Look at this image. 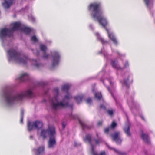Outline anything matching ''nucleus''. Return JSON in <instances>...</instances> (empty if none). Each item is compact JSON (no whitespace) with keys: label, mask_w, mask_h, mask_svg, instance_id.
Here are the masks:
<instances>
[{"label":"nucleus","mask_w":155,"mask_h":155,"mask_svg":"<svg viewBox=\"0 0 155 155\" xmlns=\"http://www.w3.org/2000/svg\"><path fill=\"white\" fill-rule=\"evenodd\" d=\"M87 8L91 12L92 17L97 19L99 23L106 30L107 28L106 26L108 24V21L106 18L102 15L103 11L101 3L98 2L91 3Z\"/></svg>","instance_id":"nucleus-1"},{"label":"nucleus","mask_w":155,"mask_h":155,"mask_svg":"<svg viewBox=\"0 0 155 155\" xmlns=\"http://www.w3.org/2000/svg\"><path fill=\"white\" fill-rule=\"evenodd\" d=\"M33 94L30 90H28L25 92L16 94L15 96H12L11 93L7 92L4 94V97L7 103L9 105L13 104L15 101L22 100L25 97H32Z\"/></svg>","instance_id":"nucleus-2"},{"label":"nucleus","mask_w":155,"mask_h":155,"mask_svg":"<svg viewBox=\"0 0 155 155\" xmlns=\"http://www.w3.org/2000/svg\"><path fill=\"white\" fill-rule=\"evenodd\" d=\"M10 59H12L18 63L25 64L28 60V58L18 52L14 49H11L7 51Z\"/></svg>","instance_id":"nucleus-3"},{"label":"nucleus","mask_w":155,"mask_h":155,"mask_svg":"<svg viewBox=\"0 0 155 155\" xmlns=\"http://www.w3.org/2000/svg\"><path fill=\"white\" fill-rule=\"evenodd\" d=\"M72 98L71 96L68 94L66 95L62 101L58 102L57 97H55L52 100V106L54 109H56L58 107L66 108L69 107L70 105L68 102H65V100H69Z\"/></svg>","instance_id":"nucleus-4"},{"label":"nucleus","mask_w":155,"mask_h":155,"mask_svg":"<svg viewBox=\"0 0 155 155\" xmlns=\"http://www.w3.org/2000/svg\"><path fill=\"white\" fill-rule=\"evenodd\" d=\"M48 132L49 136L48 147L49 148H53L56 144L55 138V130L54 127H49Z\"/></svg>","instance_id":"nucleus-5"},{"label":"nucleus","mask_w":155,"mask_h":155,"mask_svg":"<svg viewBox=\"0 0 155 155\" xmlns=\"http://www.w3.org/2000/svg\"><path fill=\"white\" fill-rule=\"evenodd\" d=\"M12 35V32L10 28H4L0 30V38L1 39H3L6 36L11 37Z\"/></svg>","instance_id":"nucleus-6"},{"label":"nucleus","mask_w":155,"mask_h":155,"mask_svg":"<svg viewBox=\"0 0 155 155\" xmlns=\"http://www.w3.org/2000/svg\"><path fill=\"white\" fill-rule=\"evenodd\" d=\"M91 139V135L87 134L86 135L85 137L84 138V140L85 142L88 143L90 144L91 147L92 153L93 155H97V153L94 152V147L92 143Z\"/></svg>","instance_id":"nucleus-7"},{"label":"nucleus","mask_w":155,"mask_h":155,"mask_svg":"<svg viewBox=\"0 0 155 155\" xmlns=\"http://www.w3.org/2000/svg\"><path fill=\"white\" fill-rule=\"evenodd\" d=\"M111 136L113 140L117 144L120 143L122 140L120 138V133L119 132H115L111 134Z\"/></svg>","instance_id":"nucleus-8"},{"label":"nucleus","mask_w":155,"mask_h":155,"mask_svg":"<svg viewBox=\"0 0 155 155\" xmlns=\"http://www.w3.org/2000/svg\"><path fill=\"white\" fill-rule=\"evenodd\" d=\"M11 25L12 27L10 29L13 33V31L19 30L20 29H21V28H22V25L20 22H15L11 24Z\"/></svg>","instance_id":"nucleus-9"},{"label":"nucleus","mask_w":155,"mask_h":155,"mask_svg":"<svg viewBox=\"0 0 155 155\" xmlns=\"http://www.w3.org/2000/svg\"><path fill=\"white\" fill-rule=\"evenodd\" d=\"M53 58L52 66L53 67H54L58 64L60 58L59 54L57 52H55V55L53 56Z\"/></svg>","instance_id":"nucleus-10"},{"label":"nucleus","mask_w":155,"mask_h":155,"mask_svg":"<svg viewBox=\"0 0 155 155\" xmlns=\"http://www.w3.org/2000/svg\"><path fill=\"white\" fill-rule=\"evenodd\" d=\"M33 151L36 155L43 154L44 153L45 147L43 146H40L37 149H34Z\"/></svg>","instance_id":"nucleus-11"},{"label":"nucleus","mask_w":155,"mask_h":155,"mask_svg":"<svg viewBox=\"0 0 155 155\" xmlns=\"http://www.w3.org/2000/svg\"><path fill=\"white\" fill-rule=\"evenodd\" d=\"M106 31L108 34L109 38L112 40L115 44L117 45V41L113 34V33H109V31L107 29H106Z\"/></svg>","instance_id":"nucleus-12"},{"label":"nucleus","mask_w":155,"mask_h":155,"mask_svg":"<svg viewBox=\"0 0 155 155\" xmlns=\"http://www.w3.org/2000/svg\"><path fill=\"white\" fill-rule=\"evenodd\" d=\"M28 78L29 76L27 73H23L21 74L18 79L21 82L28 80Z\"/></svg>","instance_id":"nucleus-13"},{"label":"nucleus","mask_w":155,"mask_h":155,"mask_svg":"<svg viewBox=\"0 0 155 155\" xmlns=\"http://www.w3.org/2000/svg\"><path fill=\"white\" fill-rule=\"evenodd\" d=\"M54 127V126H49L47 130L45 129H42L41 132V136L44 139H45L47 137V134H48V130L49 127Z\"/></svg>","instance_id":"nucleus-14"},{"label":"nucleus","mask_w":155,"mask_h":155,"mask_svg":"<svg viewBox=\"0 0 155 155\" xmlns=\"http://www.w3.org/2000/svg\"><path fill=\"white\" fill-rule=\"evenodd\" d=\"M33 125L35 128L39 129L42 127L43 124L41 121L37 120L33 122Z\"/></svg>","instance_id":"nucleus-15"},{"label":"nucleus","mask_w":155,"mask_h":155,"mask_svg":"<svg viewBox=\"0 0 155 155\" xmlns=\"http://www.w3.org/2000/svg\"><path fill=\"white\" fill-rule=\"evenodd\" d=\"M141 137L145 143H150V139L149 138V136L147 134L142 132L141 135Z\"/></svg>","instance_id":"nucleus-16"},{"label":"nucleus","mask_w":155,"mask_h":155,"mask_svg":"<svg viewBox=\"0 0 155 155\" xmlns=\"http://www.w3.org/2000/svg\"><path fill=\"white\" fill-rule=\"evenodd\" d=\"M118 63L117 61L116 60L112 61L111 62L112 66L114 68L117 69L122 70V68L118 65Z\"/></svg>","instance_id":"nucleus-17"},{"label":"nucleus","mask_w":155,"mask_h":155,"mask_svg":"<svg viewBox=\"0 0 155 155\" xmlns=\"http://www.w3.org/2000/svg\"><path fill=\"white\" fill-rule=\"evenodd\" d=\"M14 0L5 1L3 3V5L5 8H8L12 5Z\"/></svg>","instance_id":"nucleus-18"},{"label":"nucleus","mask_w":155,"mask_h":155,"mask_svg":"<svg viewBox=\"0 0 155 155\" xmlns=\"http://www.w3.org/2000/svg\"><path fill=\"white\" fill-rule=\"evenodd\" d=\"M123 130L126 135L130 137L131 135V134L130 131V126L129 125H126L123 128Z\"/></svg>","instance_id":"nucleus-19"},{"label":"nucleus","mask_w":155,"mask_h":155,"mask_svg":"<svg viewBox=\"0 0 155 155\" xmlns=\"http://www.w3.org/2000/svg\"><path fill=\"white\" fill-rule=\"evenodd\" d=\"M21 30L26 34H29L32 31V29L27 27H23L21 28Z\"/></svg>","instance_id":"nucleus-20"},{"label":"nucleus","mask_w":155,"mask_h":155,"mask_svg":"<svg viewBox=\"0 0 155 155\" xmlns=\"http://www.w3.org/2000/svg\"><path fill=\"white\" fill-rule=\"evenodd\" d=\"M84 97V96L82 94L78 95L74 97V99L76 101L78 104L80 103L82 101Z\"/></svg>","instance_id":"nucleus-21"},{"label":"nucleus","mask_w":155,"mask_h":155,"mask_svg":"<svg viewBox=\"0 0 155 155\" xmlns=\"http://www.w3.org/2000/svg\"><path fill=\"white\" fill-rule=\"evenodd\" d=\"M96 35L97 36L98 39L101 43L103 45L108 43L107 41L105 40L104 38L101 37L98 33H96Z\"/></svg>","instance_id":"nucleus-22"},{"label":"nucleus","mask_w":155,"mask_h":155,"mask_svg":"<svg viewBox=\"0 0 155 155\" xmlns=\"http://www.w3.org/2000/svg\"><path fill=\"white\" fill-rule=\"evenodd\" d=\"M69 88L70 86L68 85H64L62 86L61 88V90L63 91L67 92L68 91Z\"/></svg>","instance_id":"nucleus-23"},{"label":"nucleus","mask_w":155,"mask_h":155,"mask_svg":"<svg viewBox=\"0 0 155 155\" xmlns=\"http://www.w3.org/2000/svg\"><path fill=\"white\" fill-rule=\"evenodd\" d=\"M34 128H35L33 125V122L31 124L30 122H28V131H31Z\"/></svg>","instance_id":"nucleus-24"},{"label":"nucleus","mask_w":155,"mask_h":155,"mask_svg":"<svg viewBox=\"0 0 155 155\" xmlns=\"http://www.w3.org/2000/svg\"><path fill=\"white\" fill-rule=\"evenodd\" d=\"M94 140L95 142V144L99 145L100 143L102 142L103 140L101 138H98L97 139H94Z\"/></svg>","instance_id":"nucleus-25"},{"label":"nucleus","mask_w":155,"mask_h":155,"mask_svg":"<svg viewBox=\"0 0 155 155\" xmlns=\"http://www.w3.org/2000/svg\"><path fill=\"white\" fill-rule=\"evenodd\" d=\"M40 49L41 51H43L44 53H45L46 51L47 47L45 45H41L40 46Z\"/></svg>","instance_id":"nucleus-26"},{"label":"nucleus","mask_w":155,"mask_h":155,"mask_svg":"<svg viewBox=\"0 0 155 155\" xmlns=\"http://www.w3.org/2000/svg\"><path fill=\"white\" fill-rule=\"evenodd\" d=\"M79 122L81 125V126L83 130H84L85 128L87 127V126L81 120H79Z\"/></svg>","instance_id":"nucleus-27"},{"label":"nucleus","mask_w":155,"mask_h":155,"mask_svg":"<svg viewBox=\"0 0 155 155\" xmlns=\"http://www.w3.org/2000/svg\"><path fill=\"white\" fill-rule=\"evenodd\" d=\"M95 97L99 100H101L102 97L101 94L99 93H96L95 94Z\"/></svg>","instance_id":"nucleus-28"},{"label":"nucleus","mask_w":155,"mask_h":155,"mask_svg":"<svg viewBox=\"0 0 155 155\" xmlns=\"http://www.w3.org/2000/svg\"><path fill=\"white\" fill-rule=\"evenodd\" d=\"M129 80V79L128 78L127 80H124L123 82V84L126 86L127 88L129 87V85L128 84Z\"/></svg>","instance_id":"nucleus-29"},{"label":"nucleus","mask_w":155,"mask_h":155,"mask_svg":"<svg viewBox=\"0 0 155 155\" xmlns=\"http://www.w3.org/2000/svg\"><path fill=\"white\" fill-rule=\"evenodd\" d=\"M107 111L108 114V115L110 116H112L113 114V110H107Z\"/></svg>","instance_id":"nucleus-30"},{"label":"nucleus","mask_w":155,"mask_h":155,"mask_svg":"<svg viewBox=\"0 0 155 155\" xmlns=\"http://www.w3.org/2000/svg\"><path fill=\"white\" fill-rule=\"evenodd\" d=\"M31 40L35 42H37L38 41V40L36 37L35 35L31 37Z\"/></svg>","instance_id":"nucleus-31"},{"label":"nucleus","mask_w":155,"mask_h":155,"mask_svg":"<svg viewBox=\"0 0 155 155\" xmlns=\"http://www.w3.org/2000/svg\"><path fill=\"white\" fill-rule=\"evenodd\" d=\"M33 61H34L35 62V64H33V65L35 66L37 68H39V67L41 65V64H39V63H37V61L36 60H33Z\"/></svg>","instance_id":"nucleus-32"},{"label":"nucleus","mask_w":155,"mask_h":155,"mask_svg":"<svg viewBox=\"0 0 155 155\" xmlns=\"http://www.w3.org/2000/svg\"><path fill=\"white\" fill-rule=\"evenodd\" d=\"M117 125L116 123L114 122H113L111 125V127L112 128H114Z\"/></svg>","instance_id":"nucleus-33"},{"label":"nucleus","mask_w":155,"mask_h":155,"mask_svg":"<svg viewBox=\"0 0 155 155\" xmlns=\"http://www.w3.org/2000/svg\"><path fill=\"white\" fill-rule=\"evenodd\" d=\"M150 1V0H144V1L147 7H148L149 5Z\"/></svg>","instance_id":"nucleus-34"},{"label":"nucleus","mask_w":155,"mask_h":155,"mask_svg":"<svg viewBox=\"0 0 155 155\" xmlns=\"http://www.w3.org/2000/svg\"><path fill=\"white\" fill-rule=\"evenodd\" d=\"M128 66H129L128 62L127 61H126L124 65V67L123 68H122V70L124 68L128 67Z\"/></svg>","instance_id":"nucleus-35"},{"label":"nucleus","mask_w":155,"mask_h":155,"mask_svg":"<svg viewBox=\"0 0 155 155\" xmlns=\"http://www.w3.org/2000/svg\"><path fill=\"white\" fill-rule=\"evenodd\" d=\"M44 55L43 56V58L45 59H47V58H48V56H49V55H48V54H47L45 52V53H44Z\"/></svg>","instance_id":"nucleus-36"},{"label":"nucleus","mask_w":155,"mask_h":155,"mask_svg":"<svg viewBox=\"0 0 155 155\" xmlns=\"http://www.w3.org/2000/svg\"><path fill=\"white\" fill-rule=\"evenodd\" d=\"M54 91L57 95L59 94V89L58 88H55L54 89Z\"/></svg>","instance_id":"nucleus-37"},{"label":"nucleus","mask_w":155,"mask_h":155,"mask_svg":"<svg viewBox=\"0 0 155 155\" xmlns=\"http://www.w3.org/2000/svg\"><path fill=\"white\" fill-rule=\"evenodd\" d=\"M100 108L101 109H103L105 110L106 109L105 106L103 104H101L100 107Z\"/></svg>","instance_id":"nucleus-38"},{"label":"nucleus","mask_w":155,"mask_h":155,"mask_svg":"<svg viewBox=\"0 0 155 155\" xmlns=\"http://www.w3.org/2000/svg\"><path fill=\"white\" fill-rule=\"evenodd\" d=\"M86 102L87 103L90 104L91 103V102L92 101V100L91 98H88L86 100Z\"/></svg>","instance_id":"nucleus-39"},{"label":"nucleus","mask_w":155,"mask_h":155,"mask_svg":"<svg viewBox=\"0 0 155 155\" xmlns=\"http://www.w3.org/2000/svg\"><path fill=\"white\" fill-rule=\"evenodd\" d=\"M62 125L63 129H64L66 125V122H62Z\"/></svg>","instance_id":"nucleus-40"},{"label":"nucleus","mask_w":155,"mask_h":155,"mask_svg":"<svg viewBox=\"0 0 155 155\" xmlns=\"http://www.w3.org/2000/svg\"><path fill=\"white\" fill-rule=\"evenodd\" d=\"M95 153H96L97 155H98L97 153V152H95ZM92 155H93V153H92ZM99 155H106V153H105V152L104 151H102V152H101L99 154Z\"/></svg>","instance_id":"nucleus-41"},{"label":"nucleus","mask_w":155,"mask_h":155,"mask_svg":"<svg viewBox=\"0 0 155 155\" xmlns=\"http://www.w3.org/2000/svg\"><path fill=\"white\" fill-rule=\"evenodd\" d=\"M109 131V128H106L104 129V132L105 133H108Z\"/></svg>","instance_id":"nucleus-42"},{"label":"nucleus","mask_w":155,"mask_h":155,"mask_svg":"<svg viewBox=\"0 0 155 155\" xmlns=\"http://www.w3.org/2000/svg\"><path fill=\"white\" fill-rule=\"evenodd\" d=\"M24 111L23 110H21V117H23L24 115Z\"/></svg>","instance_id":"nucleus-43"},{"label":"nucleus","mask_w":155,"mask_h":155,"mask_svg":"<svg viewBox=\"0 0 155 155\" xmlns=\"http://www.w3.org/2000/svg\"><path fill=\"white\" fill-rule=\"evenodd\" d=\"M102 121H99L98 123V124L99 126H101L102 124Z\"/></svg>","instance_id":"nucleus-44"},{"label":"nucleus","mask_w":155,"mask_h":155,"mask_svg":"<svg viewBox=\"0 0 155 155\" xmlns=\"http://www.w3.org/2000/svg\"><path fill=\"white\" fill-rule=\"evenodd\" d=\"M23 117H21V120H20V122L22 123L23 122Z\"/></svg>","instance_id":"nucleus-45"},{"label":"nucleus","mask_w":155,"mask_h":155,"mask_svg":"<svg viewBox=\"0 0 155 155\" xmlns=\"http://www.w3.org/2000/svg\"><path fill=\"white\" fill-rule=\"evenodd\" d=\"M107 90H108V91H109V92L111 94V92L110 90V87H107Z\"/></svg>","instance_id":"nucleus-46"},{"label":"nucleus","mask_w":155,"mask_h":155,"mask_svg":"<svg viewBox=\"0 0 155 155\" xmlns=\"http://www.w3.org/2000/svg\"><path fill=\"white\" fill-rule=\"evenodd\" d=\"M110 85L111 86H113V83H112L111 82V81H110Z\"/></svg>","instance_id":"nucleus-47"},{"label":"nucleus","mask_w":155,"mask_h":155,"mask_svg":"<svg viewBox=\"0 0 155 155\" xmlns=\"http://www.w3.org/2000/svg\"><path fill=\"white\" fill-rule=\"evenodd\" d=\"M115 100L116 101V104H117V106H119V103H118L117 101H116V99H115Z\"/></svg>","instance_id":"nucleus-48"},{"label":"nucleus","mask_w":155,"mask_h":155,"mask_svg":"<svg viewBox=\"0 0 155 155\" xmlns=\"http://www.w3.org/2000/svg\"><path fill=\"white\" fill-rule=\"evenodd\" d=\"M96 136L97 137V138H101L100 137H99L98 136V134L97 133H96Z\"/></svg>","instance_id":"nucleus-49"},{"label":"nucleus","mask_w":155,"mask_h":155,"mask_svg":"<svg viewBox=\"0 0 155 155\" xmlns=\"http://www.w3.org/2000/svg\"><path fill=\"white\" fill-rule=\"evenodd\" d=\"M73 105H70V107H71V109H72L73 108Z\"/></svg>","instance_id":"nucleus-50"},{"label":"nucleus","mask_w":155,"mask_h":155,"mask_svg":"<svg viewBox=\"0 0 155 155\" xmlns=\"http://www.w3.org/2000/svg\"><path fill=\"white\" fill-rule=\"evenodd\" d=\"M141 118H142V119L143 120H144V118H143V117H141Z\"/></svg>","instance_id":"nucleus-51"},{"label":"nucleus","mask_w":155,"mask_h":155,"mask_svg":"<svg viewBox=\"0 0 155 155\" xmlns=\"http://www.w3.org/2000/svg\"><path fill=\"white\" fill-rule=\"evenodd\" d=\"M118 54H119V55H120V54L119 53H118Z\"/></svg>","instance_id":"nucleus-52"},{"label":"nucleus","mask_w":155,"mask_h":155,"mask_svg":"<svg viewBox=\"0 0 155 155\" xmlns=\"http://www.w3.org/2000/svg\"><path fill=\"white\" fill-rule=\"evenodd\" d=\"M30 137H31V138L32 137L31 136Z\"/></svg>","instance_id":"nucleus-53"}]
</instances>
